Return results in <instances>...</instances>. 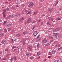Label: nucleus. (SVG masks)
<instances>
[{
  "instance_id": "f257e3e1",
  "label": "nucleus",
  "mask_w": 62,
  "mask_h": 62,
  "mask_svg": "<svg viewBox=\"0 0 62 62\" xmlns=\"http://www.w3.org/2000/svg\"><path fill=\"white\" fill-rule=\"evenodd\" d=\"M24 41L23 43V45H24L25 44H26V43L25 42V41H26V39H27V38H24L23 39Z\"/></svg>"
},
{
  "instance_id": "f03ea898",
  "label": "nucleus",
  "mask_w": 62,
  "mask_h": 62,
  "mask_svg": "<svg viewBox=\"0 0 62 62\" xmlns=\"http://www.w3.org/2000/svg\"><path fill=\"white\" fill-rule=\"evenodd\" d=\"M47 42V40L45 39H43L42 41V43H46Z\"/></svg>"
},
{
  "instance_id": "7ed1b4c3",
  "label": "nucleus",
  "mask_w": 62,
  "mask_h": 62,
  "mask_svg": "<svg viewBox=\"0 0 62 62\" xmlns=\"http://www.w3.org/2000/svg\"><path fill=\"white\" fill-rule=\"evenodd\" d=\"M26 54L27 56L29 57L31 56V54H30V53H28V52H26Z\"/></svg>"
},
{
  "instance_id": "20e7f679",
  "label": "nucleus",
  "mask_w": 62,
  "mask_h": 62,
  "mask_svg": "<svg viewBox=\"0 0 62 62\" xmlns=\"http://www.w3.org/2000/svg\"><path fill=\"white\" fill-rule=\"evenodd\" d=\"M16 57L15 56L13 58H11L10 59V60L11 62H12L13 60H16Z\"/></svg>"
},
{
  "instance_id": "39448f33",
  "label": "nucleus",
  "mask_w": 62,
  "mask_h": 62,
  "mask_svg": "<svg viewBox=\"0 0 62 62\" xmlns=\"http://www.w3.org/2000/svg\"><path fill=\"white\" fill-rule=\"evenodd\" d=\"M38 32H37V31H34L33 33V35L35 37V36H36L37 35V34H38Z\"/></svg>"
},
{
  "instance_id": "423d86ee",
  "label": "nucleus",
  "mask_w": 62,
  "mask_h": 62,
  "mask_svg": "<svg viewBox=\"0 0 62 62\" xmlns=\"http://www.w3.org/2000/svg\"><path fill=\"white\" fill-rule=\"evenodd\" d=\"M59 30V29L58 28H57L55 30H53V32H57V31H58Z\"/></svg>"
},
{
  "instance_id": "0eeeda50",
  "label": "nucleus",
  "mask_w": 62,
  "mask_h": 62,
  "mask_svg": "<svg viewBox=\"0 0 62 62\" xmlns=\"http://www.w3.org/2000/svg\"><path fill=\"white\" fill-rule=\"evenodd\" d=\"M40 36V35H39L36 38V39H37V40H38V41H39V40H40V39H38L39 38V37Z\"/></svg>"
},
{
  "instance_id": "6e6552de",
  "label": "nucleus",
  "mask_w": 62,
  "mask_h": 62,
  "mask_svg": "<svg viewBox=\"0 0 62 62\" xmlns=\"http://www.w3.org/2000/svg\"><path fill=\"white\" fill-rule=\"evenodd\" d=\"M0 35L1 37H2L4 36V33H2V32L0 33Z\"/></svg>"
},
{
  "instance_id": "1a4fd4ad",
  "label": "nucleus",
  "mask_w": 62,
  "mask_h": 62,
  "mask_svg": "<svg viewBox=\"0 0 62 62\" xmlns=\"http://www.w3.org/2000/svg\"><path fill=\"white\" fill-rule=\"evenodd\" d=\"M6 40H3L1 42V43L2 44H5V43H6Z\"/></svg>"
},
{
  "instance_id": "9d476101",
  "label": "nucleus",
  "mask_w": 62,
  "mask_h": 62,
  "mask_svg": "<svg viewBox=\"0 0 62 62\" xmlns=\"http://www.w3.org/2000/svg\"><path fill=\"white\" fill-rule=\"evenodd\" d=\"M53 36H54V38L55 39L56 38V37H57V35L56 34H55Z\"/></svg>"
},
{
  "instance_id": "9b49d317",
  "label": "nucleus",
  "mask_w": 62,
  "mask_h": 62,
  "mask_svg": "<svg viewBox=\"0 0 62 62\" xmlns=\"http://www.w3.org/2000/svg\"><path fill=\"white\" fill-rule=\"evenodd\" d=\"M12 24H11L9 23L8 24L7 26L8 27H9V26H12Z\"/></svg>"
},
{
  "instance_id": "f8f14e48",
  "label": "nucleus",
  "mask_w": 62,
  "mask_h": 62,
  "mask_svg": "<svg viewBox=\"0 0 62 62\" xmlns=\"http://www.w3.org/2000/svg\"><path fill=\"white\" fill-rule=\"evenodd\" d=\"M48 19L49 20H52V21H53V19L52 17H48Z\"/></svg>"
},
{
  "instance_id": "ddd939ff",
  "label": "nucleus",
  "mask_w": 62,
  "mask_h": 62,
  "mask_svg": "<svg viewBox=\"0 0 62 62\" xmlns=\"http://www.w3.org/2000/svg\"><path fill=\"white\" fill-rule=\"evenodd\" d=\"M29 4H31V6H33L34 5V3L33 2H31L29 3Z\"/></svg>"
},
{
  "instance_id": "4468645a",
  "label": "nucleus",
  "mask_w": 62,
  "mask_h": 62,
  "mask_svg": "<svg viewBox=\"0 0 62 62\" xmlns=\"http://www.w3.org/2000/svg\"><path fill=\"white\" fill-rule=\"evenodd\" d=\"M28 33V32L27 31H24L23 32V34H26Z\"/></svg>"
},
{
  "instance_id": "2eb2a0df",
  "label": "nucleus",
  "mask_w": 62,
  "mask_h": 62,
  "mask_svg": "<svg viewBox=\"0 0 62 62\" xmlns=\"http://www.w3.org/2000/svg\"><path fill=\"white\" fill-rule=\"evenodd\" d=\"M55 52H56V51L55 50H53L52 51V53L53 54H54L55 53Z\"/></svg>"
},
{
  "instance_id": "dca6fc26",
  "label": "nucleus",
  "mask_w": 62,
  "mask_h": 62,
  "mask_svg": "<svg viewBox=\"0 0 62 62\" xmlns=\"http://www.w3.org/2000/svg\"><path fill=\"white\" fill-rule=\"evenodd\" d=\"M41 54V53L40 52H38L37 53V55L39 56V55H40V54Z\"/></svg>"
},
{
  "instance_id": "f3484780",
  "label": "nucleus",
  "mask_w": 62,
  "mask_h": 62,
  "mask_svg": "<svg viewBox=\"0 0 62 62\" xmlns=\"http://www.w3.org/2000/svg\"><path fill=\"white\" fill-rule=\"evenodd\" d=\"M21 34H16V36L17 37H20V36H21Z\"/></svg>"
},
{
  "instance_id": "a211bd4d",
  "label": "nucleus",
  "mask_w": 62,
  "mask_h": 62,
  "mask_svg": "<svg viewBox=\"0 0 62 62\" xmlns=\"http://www.w3.org/2000/svg\"><path fill=\"white\" fill-rule=\"evenodd\" d=\"M31 21L28 19V20L27 21V23H31Z\"/></svg>"
},
{
  "instance_id": "6ab92c4d",
  "label": "nucleus",
  "mask_w": 62,
  "mask_h": 62,
  "mask_svg": "<svg viewBox=\"0 0 62 62\" xmlns=\"http://www.w3.org/2000/svg\"><path fill=\"white\" fill-rule=\"evenodd\" d=\"M37 48H39V44L38 43L37 44Z\"/></svg>"
},
{
  "instance_id": "aec40b11",
  "label": "nucleus",
  "mask_w": 62,
  "mask_h": 62,
  "mask_svg": "<svg viewBox=\"0 0 62 62\" xmlns=\"http://www.w3.org/2000/svg\"><path fill=\"white\" fill-rule=\"evenodd\" d=\"M48 10L50 11H53L52 9H50V8H48Z\"/></svg>"
},
{
  "instance_id": "412c9836",
  "label": "nucleus",
  "mask_w": 62,
  "mask_h": 62,
  "mask_svg": "<svg viewBox=\"0 0 62 62\" xmlns=\"http://www.w3.org/2000/svg\"><path fill=\"white\" fill-rule=\"evenodd\" d=\"M7 21H4V22L3 23V25H4L6 23V22H7Z\"/></svg>"
},
{
  "instance_id": "4be33fe9",
  "label": "nucleus",
  "mask_w": 62,
  "mask_h": 62,
  "mask_svg": "<svg viewBox=\"0 0 62 62\" xmlns=\"http://www.w3.org/2000/svg\"><path fill=\"white\" fill-rule=\"evenodd\" d=\"M23 11L24 12H26V13H27V10H26V9H24Z\"/></svg>"
},
{
  "instance_id": "5701e85b",
  "label": "nucleus",
  "mask_w": 62,
  "mask_h": 62,
  "mask_svg": "<svg viewBox=\"0 0 62 62\" xmlns=\"http://www.w3.org/2000/svg\"><path fill=\"white\" fill-rule=\"evenodd\" d=\"M57 3H56L55 5V6H56L57 4H58V0H57Z\"/></svg>"
},
{
  "instance_id": "b1692460",
  "label": "nucleus",
  "mask_w": 62,
  "mask_h": 62,
  "mask_svg": "<svg viewBox=\"0 0 62 62\" xmlns=\"http://www.w3.org/2000/svg\"><path fill=\"white\" fill-rule=\"evenodd\" d=\"M9 17H12V18H13V16L12 15H9Z\"/></svg>"
},
{
  "instance_id": "393cba45",
  "label": "nucleus",
  "mask_w": 62,
  "mask_h": 62,
  "mask_svg": "<svg viewBox=\"0 0 62 62\" xmlns=\"http://www.w3.org/2000/svg\"><path fill=\"white\" fill-rule=\"evenodd\" d=\"M31 13V12L29 11V12H28V13H27L26 14H27V15H28V14H30Z\"/></svg>"
},
{
  "instance_id": "a878e982",
  "label": "nucleus",
  "mask_w": 62,
  "mask_h": 62,
  "mask_svg": "<svg viewBox=\"0 0 62 62\" xmlns=\"http://www.w3.org/2000/svg\"><path fill=\"white\" fill-rule=\"evenodd\" d=\"M59 61V60H55L54 62H58Z\"/></svg>"
},
{
  "instance_id": "bb28decb",
  "label": "nucleus",
  "mask_w": 62,
  "mask_h": 62,
  "mask_svg": "<svg viewBox=\"0 0 62 62\" xmlns=\"http://www.w3.org/2000/svg\"><path fill=\"white\" fill-rule=\"evenodd\" d=\"M16 48V46H13L12 47V49H13Z\"/></svg>"
},
{
  "instance_id": "cd10ccee",
  "label": "nucleus",
  "mask_w": 62,
  "mask_h": 62,
  "mask_svg": "<svg viewBox=\"0 0 62 62\" xmlns=\"http://www.w3.org/2000/svg\"><path fill=\"white\" fill-rule=\"evenodd\" d=\"M31 48H32V47H28V49L29 50H30V49H31Z\"/></svg>"
},
{
  "instance_id": "c85d7f7f",
  "label": "nucleus",
  "mask_w": 62,
  "mask_h": 62,
  "mask_svg": "<svg viewBox=\"0 0 62 62\" xmlns=\"http://www.w3.org/2000/svg\"><path fill=\"white\" fill-rule=\"evenodd\" d=\"M9 55H10V54H8L7 55H6V56L7 57H9Z\"/></svg>"
},
{
  "instance_id": "c756f323",
  "label": "nucleus",
  "mask_w": 62,
  "mask_h": 62,
  "mask_svg": "<svg viewBox=\"0 0 62 62\" xmlns=\"http://www.w3.org/2000/svg\"><path fill=\"white\" fill-rule=\"evenodd\" d=\"M1 60H6V58H2Z\"/></svg>"
},
{
  "instance_id": "7c9ffc66",
  "label": "nucleus",
  "mask_w": 62,
  "mask_h": 62,
  "mask_svg": "<svg viewBox=\"0 0 62 62\" xmlns=\"http://www.w3.org/2000/svg\"><path fill=\"white\" fill-rule=\"evenodd\" d=\"M45 46H47V45H49V43H47L46 44H45Z\"/></svg>"
},
{
  "instance_id": "2f4dec72",
  "label": "nucleus",
  "mask_w": 62,
  "mask_h": 62,
  "mask_svg": "<svg viewBox=\"0 0 62 62\" xmlns=\"http://www.w3.org/2000/svg\"><path fill=\"white\" fill-rule=\"evenodd\" d=\"M61 20V18H57V20Z\"/></svg>"
},
{
  "instance_id": "473e14b6",
  "label": "nucleus",
  "mask_w": 62,
  "mask_h": 62,
  "mask_svg": "<svg viewBox=\"0 0 62 62\" xmlns=\"http://www.w3.org/2000/svg\"><path fill=\"white\" fill-rule=\"evenodd\" d=\"M6 10H9V9L8 8H6Z\"/></svg>"
},
{
  "instance_id": "72a5a7b5",
  "label": "nucleus",
  "mask_w": 62,
  "mask_h": 62,
  "mask_svg": "<svg viewBox=\"0 0 62 62\" xmlns=\"http://www.w3.org/2000/svg\"><path fill=\"white\" fill-rule=\"evenodd\" d=\"M14 41H17V39H14Z\"/></svg>"
},
{
  "instance_id": "f704fd0d",
  "label": "nucleus",
  "mask_w": 62,
  "mask_h": 62,
  "mask_svg": "<svg viewBox=\"0 0 62 62\" xmlns=\"http://www.w3.org/2000/svg\"><path fill=\"white\" fill-rule=\"evenodd\" d=\"M21 6L22 7H24V6H25V5H24V4H22L21 5Z\"/></svg>"
},
{
  "instance_id": "c9c22d12",
  "label": "nucleus",
  "mask_w": 62,
  "mask_h": 62,
  "mask_svg": "<svg viewBox=\"0 0 62 62\" xmlns=\"http://www.w3.org/2000/svg\"><path fill=\"white\" fill-rule=\"evenodd\" d=\"M3 18H5L6 17V16H5L4 14H3Z\"/></svg>"
},
{
  "instance_id": "e433bc0d",
  "label": "nucleus",
  "mask_w": 62,
  "mask_h": 62,
  "mask_svg": "<svg viewBox=\"0 0 62 62\" xmlns=\"http://www.w3.org/2000/svg\"><path fill=\"white\" fill-rule=\"evenodd\" d=\"M8 31H10V30H11L9 28H8Z\"/></svg>"
},
{
  "instance_id": "4c0bfd02",
  "label": "nucleus",
  "mask_w": 62,
  "mask_h": 62,
  "mask_svg": "<svg viewBox=\"0 0 62 62\" xmlns=\"http://www.w3.org/2000/svg\"><path fill=\"white\" fill-rule=\"evenodd\" d=\"M37 12H36L34 13L33 14L34 15H36V14H37Z\"/></svg>"
},
{
  "instance_id": "58836bf2",
  "label": "nucleus",
  "mask_w": 62,
  "mask_h": 62,
  "mask_svg": "<svg viewBox=\"0 0 62 62\" xmlns=\"http://www.w3.org/2000/svg\"><path fill=\"white\" fill-rule=\"evenodd\" d=\"M6 9H4V10H3V11L4 12H6Z\"/></svg>"
},
{
  "instance_id": "ea45409f",
  "label": "nucleus",
  "mask_w": 62,
  "mask_h": 62,
  "mask_svg": "<svg viewBox=\"0 0 62 62\" xmlns=\"http://www.w3.org/2000/svg\"><path fill=\"white\" fill-rule=\"evenodd\" d=\"M49 54L50 55H52V53L51 52H50L49 53Z\"/></svg>"
},
{
  "instance_id": "a19ab883",
  "label": "nucleus",
  "mask_w": 62,
  "mask_h": 62,
  "mask_svg": "<svg viewBox=\"0 0 62 62\" xmlns=\"http://www.w3.org/2000/svg\"><path fill=\"white\" fill-rule=\"evenodd\" d=\"M28 7H32L31 5V4H30L28 5Z\"/></svg>"
},
{
  "instance_id": "79ce46f5",
  "label": "nucleus",
  "mask_w": 62,
  "mask_h": 62,
  "mask_svg": "<svg viewBox=\"0 0 62 62\" xmlns=\"http://www.w3.org/2000/svg\"><path fill=\"white\" fill-rule=\"evenodd\" d=\"M14 52H17V49H15L14 50Z\"/></svg>"
},
{
  "instance_id": "37998d69",
  "label": "nucleus",
  "mask_w": 62,
  "mask_h": 62,
  "mask_svg": "<svg viewBox=\"0 0 62 62\" xmlns=\"http://www.w3.org/2000/svg\"><path fill=\"white\" fill-rule=\"evenodd\" d=\"M28 20H30V21H31V18H28Z\"/></svg>"
},
{
  "instance_id": "c03bdc74",
  "label": "nucleus",
  "mask_w": 62,
  "mask_h": 62,
  "mask_svg": "<svg viewBox=\"0 0 62 62\" xmlns=\"http://www.w3.org/2000/svg\"><path fill=\"white\" fill-rule=\"evenodd\" d=\"M5 51H6V52H8V49H6L5 50Z\"/></svg>"
},
{
  "instance_id": "a18cd8bd",
  "label": "nucleus",
  "mask_w": 62,
  "mask_h": 62,
  "mask_svg": "<svg viewBox=\"0 0 62 62\" xmlns=\"http://www.w3.org/2000/svg\"><path fill=\"white\" fill-rule=\"evenodd\" d=\"M51 56H48V58H50V57H51Z\"/></svg>"
},
{
  "instance_id": "49530a36",
  "label": "nucleus",
  "mask_w": 62,
  "mask_h": 62,
  "mask_svg": "<svg viewBox=\"0 0 62 62\" xmlns=\"http://www.w3.org/2000/svg\"><path fill=\"white\" fill-rule=\"evenodd\" d=\"M47 24H48V25H50L51 23H47Z\"/></svg>"
},
{
  "instance_id": "de8ad7c7",
  "label": "nucleus",
  "mask_w": 62,
  "mask_h": 62,
  "mask_svg": "<svg viewBox=\"0 0 62 62\" xmlns=\"http://www.w3.org/2000/svg\"><path fill=\"white\" fill-rule=\"evenodd\" d=\"M58 50L59 51H60V50H61V48L60 47V48H59L58 49Z\"/></svg>"
},
{
  "instance_id": "09e8293b",
  "label": "nucleus",
  "mask_w": 62,
  "mask_h": 62,
  "mask_svg": "<svg viewBox=\"0 0 62 62\" xmlns=\"http://www.w3.org/2000/svg\"><path fill=\"white\" fill-rule=\"evenodd\" d=\"M18 14H17L16 15V17H18Z\"/></svg>"
},
{
  "instance_id": "8fccbe9b",
  "label": "nucleus",
  "mask_w": 62,
  "mask_h": 62,
  "mask_svg": "<svg viewBox=\"0 0 62 62\" xmlns=\"http://www.w3.org/2000/svg\"><path fill=\"white\" fill-rule=\"evenodd\" d=\"M58 44H56V47H57V46H58Z\"/></svg>"
},
{
  "instance_id": "3c124183",
  "label": "nucleus",
  "mask_w": 62,
  "mask_h": 62,
  "mask_svg": "<svg viewBox=\"0 0 62 62\" xmlns=\"http://www.w3.org/2000/svg\"><path fill=\"white\" fill-rule=\"evenodd\" d=\"M36 47H37V46H35V45H34L33 46V47L34 48H36Z\"/></svg>"
},
{
  "instance_id": "603ef678",
  "label": "nucleus",
  "mask_w": 62,
  "mask_h": 62,
  "mask_svg": "<svg viewBox=\"0 0 62 62\" xmlns=\"http://www.w3.org/2000/svg\"><path fill=\"white\" fill-rule=\"evenodd\" d=\"M15 7H14L12 8V9H15Z\"/></svg>"
},
{
  "instance_id": "864d4df0",
  "label": "nucleus",
  "mask_w": 62,
  "mask_h": 62,
  "mask_svg": "<svg viewBox=\"0 0 62 62\" xmlns=\"http://www.w3.org/2000/svg\"><path fill=\"white\" fill-rule=\"evenodd\" d=\"M5 31L6 32H7V29H5Z\"/></svg>"
},
{
  "instance_id": "5fc2aeb1",
  "label": "nucleus",
  "mask_w": 62,
  "mask_h": 62,
  "mask_svg": "<svg viewBox=\"0 0 62 62\" xmlns=\"http://www.w3.org/2000/svg\"><path fill=\"white\" fill-rule=\"evenodd\" d=\"M21 20H24V18H23L22 17V18H21Z\"/></svg>"
},
{
  "instance_id": "6e6d98bb",
  "label": "nucleus",
  "mask_w": 62,
  "mask_h": 62,
  "mask_svg": "<svg viewBox=\"0 0 62 62\" xmlns=\"http://www.w3.org/2000/svg\"><path fill=\"white\" fill-rule=\"evenodd\" d=\"M43 23V22H41V25H42V24Z\"/></svg>"
},
{
  "instance_id": "4d7b16f0",
  "label": "nucleus",
  "mask_w": 62,
  "mask_h": 62,
  "mask_svg": "<svg viewBox=\"0 0 62 62\" xmlns=\"http://www.w3.org/2000/svg\"><path fill=\"white\" fill-rule=\"evenodd\" d=\"M38 20V22H40V20Z\"/></svg>"
},
{
  "instance_id": "13d9d810",
  "label": "nucleus",
  "mask_w": 62,
  "mask_h": 62,
  "mask_svg": "<svg viewBox=\"0 0 62 62\" xmlns=\"http://www.w3.org/2000/svg\"><path fill=\"white\" fill-rule=\"evenodd\" d=\"M57 47H60V45L59 44H58Z\"/></svg>"
},
{
  "instance_id": "bf43d9fd",
  "label": "nucleus",
  "mask_w": 62,
  "mask_h": 62,
  "mask_svg": "<svg viewBox=\"0 0 62 62\" xmlns=\"http://www.w3.org/2000/svg\"><path fill=\"white\" fill-rule=\"evenodd\" d=\"M51 42H53V40H51L50 41Z\"/></svg>"
},
{
  "instance_id": "052dcab7",
  "label": "nucleus",
  "mask_w": 62,
  "mask_h": 62,
  "mask_svg": "<svg viewBox=\"0 0 62 62\" xmlns=\"http://www.w3.org/2000/svg\"><path fill=\"white\" fill-rule=\"evenodd\" d=\"M29 47H32V45H29Z\"/></svg>"
},
{
  "instance_id": "680f3d73",
  "label": "nucleus",
  "mask_w": 62,
  "mask_h": 62,
  "mask_svg": "<svg viewBox=\"0 0 62 62\" xmlns=\"http://www.w3.org/2000/svg\"><path fill=\"white\" fill-rule=\"evenodd\" d=\"M35 28V27H33L32 28V30H33V29H34V28Z\"/></svg>"
},
{
  "instance_id": "e2e57ef3",
  "label": "nucleus",
  "mask_w": 62,
  "mask_h": 62,
  "mask_svg": "<svg viewBox=\"0 0 62 62\" xmlns=\"http://www.w3.org/2000/svg\"><path fill=\"white\" fill-rule=\"evenodd\" d=\"M2 29L0 30V32L2 31Z\"/></svg>"
},
{
  "instance_id": "0e129e2a",
  "label": "nucleus",
  "mask_w": 62,
  "mask_h": 62,
  "mask_svg": "<svg viewBox=\"0 0 62 62\" xmlns=\"http://www.w3.org/2000/svg\"><path fill=\"white\" fill-rule=\"evenodd\" d=\"M16 6L17 7V8H18L19 7V6H18V5H17Z\"/></svg>"
},
{
  "instance_id": "69168bd1",
  "label": "nucleus",
  "mask_w": 62,
  "mask_h": 62,
  "mask_svg": "<svg viewBox=\"0 0 62 62\" xmlns=\"http://www.w3.org/2000/svg\"><path fill=\"white\" fill-rule=\"evenodd\" d=\"M35 23V22L33 21L32 23Z\"/></svg>"
},
{
  "instance_id": "338daca9",
  "label": "nucleus",
  "mask_w": 62,
  "mask_h": 62,
  "mask_svg": "<svg viewBox=\"0 0 62 62\" xmlns=\"http://www.w3.org/2000/svg\"><path fill=\"white\" fill-rule=\"evenodd\" d=\"M51 26H53V27H54V25H51Z\"/></svg>"
},
{
  "instance_id": "774afa93",
  "label": "nucleus",
  "mask_w": 62,
  "mask_h": 62,
  "mask_svg": "<svg viewBox=\"0 0 62 62\" xmlns=\"http://www.w3.org/2000/svg\"><path fill=\"white\" fill-rule=\"evenodd\" d=\"M19 2L18 1L17 2H16V4H18Z\"/></svg>"
}]
</instances>
